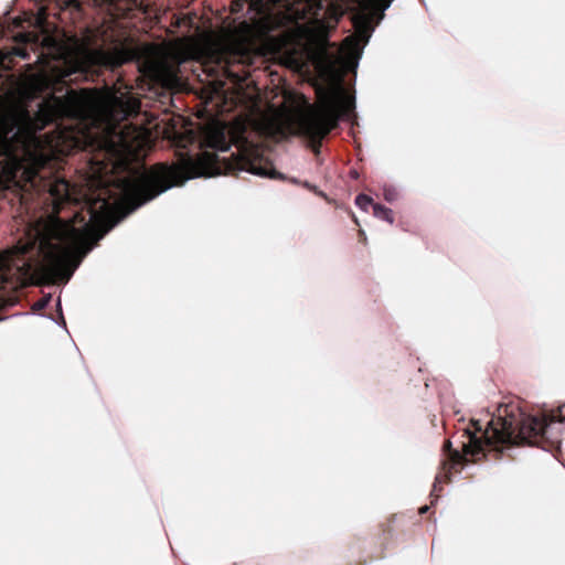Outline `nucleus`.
Listing matches in <instances>:
<instances>
[{
	"mask_svg": "<svg viewBox=\"0 0 565 565\" xmlns=\"http://www.w3.org/2000/svg\"><path fill=\"white\" fill-rule=\"evenodd\" d=\"M114 206L105 196H89L70 221L56 218L31 243L18 245L13 255H0V285L15 267H33L53 282H66L94 245L113 227Z\"/></svg>",
	"mask_w": 565,
	"mask_h": 565,
	"instance_id": "nucleus-1",
	"label": "nucleus"
},
{
	"mask_svg": "<svg viewBox=\"0 0 565 565\" xmlns=\"http://www.w3.org/2000/svg\"><path fill=\"white\" fill-rule=\"evenodd\" d=\"M139 102L129 97L111 95L100 99L87 90L68 89L65 95L51 94L44 98L30 122L19 125L15 120H0V184L13 182L33 158L41 146L38 130L58 120L84 119L88 113L102 108L109 120H124L138 113Z\"/></svg>",
	"mask_w": 565,
	"mask_h": 565,
	"instance_id": "nucleus-2",
	"label": "nucleus"
},
{
	"mask_svg": "<svg viewBox=\"0 0 565 565\" xmlns=\"http://www.w3.org/2000/svg\"><path fill=\"white\" fill-rule=\"evenodd\" d=\"M553 416H527L518 407L504 405L498 408V415L487 422L471 420L470 426L461 429V468L467 461H478L484 456L486 444H505L520 439L535 444L543 438Z\"/></svg>",
	"mask_w": 565,
	"mask_h": 565,
	"instance_id": "nucleus-3",
	"label": "nucleus"
},
{
	"mask_svg": "<svg viewBox=\"0 0 565 565\" xmlns=\"http://www.w3.org/2000/svg\"><path fill=\"white\" fill-rule=\"evenodd\" d=\"M217 163V154L209 151H204L196 160L186 158L172 166L157 163L134 177L122 179L121 190L131 209L136 210L191 178L212 175Z\"/></svg>",
	"mask_w": 565,
	"mask_h": 565,
	"instance_id": "nucleus-4",
	"label": "nucleus"
},
{
	"mask_svg": "<svg viewBox=\"0 0 565 565\" xmlns=\"http://www.w3.org/2000/svg\"><path fill=\"white\" fill-rule=\"evenodd\" d=\"M318 103L308 107L300 117L299 128L315 151H319L322 140L339 126V121L350 116L355 108L354 96L341 83L316 88Z\"/></svg>",
	"mask_w": 565,
	"mask_h": 565,
	"instance_id": "nucleus-5",
	"label": "nucleus"
},
{
	"mask_svg": "<svg viewBox=\"0 0 565 565\" xmlns=\"http://www.w3.org/2000/svg\"><path fill=\"white\" fill-rule=\"evenodd\" d=\"M246 134L247 128L242 122L235 124L228 134L224 128H213L206 132L204 143L218 151H227L231 146L236 147L237 152L233 153L227 162V169L231 171H246L259 177L284 179V175L275 170L271 161L264 156L260 145L250 141Z\"/></svg>",
	"mask_w": 565,
	"mask_h": 565,
	"instance_id": "nucleus-6",
	"label": "nucleus"
},
{
	"mask_svg": "<svg viewBox=\"0 0 565 565\" xmlns=\"http://www.w3.org/2000/svg\"><path fill=\"white\" fill-rule=\"evenodd\" d=\"M45 186H47V192L52 199L55 214H58L65 204H73L78 201L75 185L64 178H54Z\"/></svg>",
	"mask_w": 565,
	"mask_h": 565,
	"instance_id": "nucleus-7",
	"label": "nucleus"
},
{
	"mask_svg": "<svg viewBox=\"0 0 565 565\" xmlns=\"http://www.w3.org/2000/svg\"><path fill=\"white\" fill-rule=\"evenodd\" d=\"M443 451L446 458L441 461L440 470L436 475L430 493V497L436 499L439 497L438 492L441 491V486L450 481L452 472L457 471V466L459 465V450L452 449L449 439L445 440Z\"/></svg>",
	"mask_w": 565,
	"mask_h": 565,
	"instance_id": "nucleus-8",
	"label": "nucleus"
},
{
	"mask_svg": "<svg viewBox=\"0 0 565 565\" xmlns=\"http://www.w3.org/2000/svg\"><path fill=\"white\" fill-rule=\"evenodd\" d=\"M139 50L131 46H116L110 50H100L96 52V57L100 65L110 70H116L128 62L139 58Z\"/></svg>",
	"mask_w": 565,
	"mask_h": 565,
	"instance_id": "nucleus-9",
	"label": "nucleus"
},
{
	"mask_svg": "<svg viewBox=\"0 0 565 565\" xmlns=\"http://www.w3.org/2000/svg\"><path fill=\"white\" fill-rule=\"evenodd\" d=\"M353 25L355 33L354 35H350L344 39L342 49L349 54L359 55L361 53L362 45L369 41L372 29L369 19L362 14L354 17Z\"/></svg>",
	"mask_w": 565,
	"mask_h": 565,
	"instance_id": "nucleus-10",
	"label": "nucleus"
},
{
	"mask_svg": "<svg viewBox=\"0 0 565 565\" xmlns=\"http://www.w3.org/2000/svg\"><path fill=\"white\" fill-rule=\"evenodd\" d=\"M152 77L163 86H172L179 79V66L167 61H157L149 65Z\"/></svg>",
	"mask_w": 565,
	"mask_h": 565,
	"instance_id": "nucleus-11",
	"label": "nucleus"
},
{
	"mask_svg": "<svg viewBox=\"0 0 565 565\" xmlns=\"http://www.w3.org/2000/svg\"><path fill=\"white\" fill-rule=\"evenodd\" d=\"M373 214L391 224L394 222L393 211L380 203L373 204Z\"/></svg>",
	"mask_w": 565,
	"mask_h": 565,
	"instance_id": "nucleus-12",
	"label": "nucleus"
},
{
	"mask_svg": "<svg viewBox=\"0 0 565 565\" xmlns=\"http://www.w3.org/2000/svg\"><path fill=\"white\" fill-rule=\"evenodd\" d=\"M114 134L118 137V141L110 140L109 147L115 150L117 146L121 147L122 149H129L131 146L129 145L128 140L126 139V136L124 135V131H119L118 134L114 131Z\"/></svg>",
	"mask_w": 565,
	"mask_h": 565,
	"instance_id": "nucleus-13",
	"label": "nucleus"
},
{
	"mask_svg": "<svg viewBox=\"0 0 565 565\" xmlns=\"http://www.w3.org/2000/svg\"><path fill=\"white\" fill-rule=\"evenodd\" d=\"M355 204L363 211H367L369 206L373 207V199L366 194H359L355 198Z\"/></svg>",
	"mask_w": 565,
	"mask_h": 565,
	"instance_id": "nucleus-14",
	"label": "nucleus"
},
{
	"mask_svg": "<svg viewBox=\"0 0 565 565\" xmlns=\"http://www.w3.org/2000/svg\"><path fill=\"white\" fill-rule=\"evenodd\" d=\"M394 0H374V6L376 10L381 11L382 13L390 8L391 3Z\"/></svg>",
	"mask_w": 565,
	"mask_h": 565,
	"instance_id": "nucleus-15",
	"label": "nucleus"
},
{
	"mask_svg": "<svg viewBox=\"0 0 565 565\" xmlns=\"http://www.w3.org/2000/svg\"><path fill=\"white\" fill-rule=\"evenodd\" d=\"M14 55L20 56L22 58H28L29 57V53L23 47L14 49Z\"/></svg>",
	"mask_w": 565,
	"mask_h": 565,
	"instance_id": "nucleus-16",
	"label": "nucleus"
},
{
	"mask_svg": "<svg viewBox=\"0 0 565 565\" xmlns=\"http://www.w3.org/2000/svg\"><path fill=\"white\" fill-rule=\"evenodd\" d=\"M224 74H225V76H226V77H228V78H234V79H237V81L239 79V76H238V75H236V74H233V73L228 70V66H227V65H225V66H224Z\"/></svg>",
	"mask_w": 565,
	"mask_h": 565,
	"instance_id": "nucleus-17",
	"label": "nucleus"
},
{
	"mask_svg": "<svg viewBox=\"0 0 565 565\" xmlns=\"http://www.w3.org/2000/svg\"><path fill=\"white\" fill-rule=\"evenodd\" d=\"M67 6L77 10L81 9L79 0H67Z\"/></svg>",
	"mask_w": 565,
	"mask_h": 565,
	"instance_id": "nucleus-18",
	"label": "nucleus"
},
{
	"mask_svg": "<svg viewBox=\"0 0 565 565\" xmlns=\"http://www.w3.org/2000/svg\"><path fill=\"white\" fill-rule=\"evenodd\" d=\"M359 236H360V241L365 244L366 243V235H365L364 231L360 230L359 231Z\"/></svg>",
	"mask_w": 565,
	"mask_h": 565,
	"instance_id": "nucleus-19",
	"label": "nucleus"
},
{
	"mask_svg": "<svg viewBox=\"0 0 565 565\" xmlns=\"http://www.w3.org/2000/svg\"><path fill=\"white\" fill-rule=\"evenodd\" d=\"M47 301H49V300H46V299H42V300H40V301L36 303L38 308H40V309L44 308V307L46 306Z\"/></svg>",
	"mask_w": 565,
	"mask_h": 565,
	"instance_id": "nucleus-20",
	"label": "nucleus"
},
{
	"mask_svg": "<svg viewBox=\"0 0 565 565\" xmlns=\"http://www.w3.org/2000/svg\"><path fill=\"white\" fill-rule=\"evenodd\" d=\"M427 511H428V507H427V505H424V507H422V508L419 509V513H420V514H424V513H426Z\"/></svg>",
	"mask_w": 565,
	"mask_h": 565,
	"instance_id": "nucleus-21",
	"label": "nucleus"
},
{
	"mask_svg": "<svg viewBox=\"0 0 565 565\" xmlns=\"http://www.w3.org/2000/svg\"><path fill=\"white\" fill-rule=\"evenodd\" d=\"M385 199L388 200V201L392 200V194L391 193H385Z\"/></svg>",
	"mask_w": 565,
	"mask_h": 565,
	"instance_id": "nucleus-22",
	"label": "nucleus"
}]
</instances>
